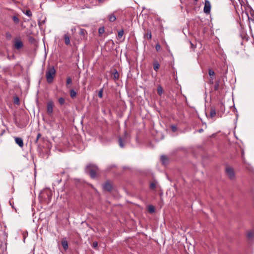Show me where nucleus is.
Instances as JSON below:
<instances>
[{"label":"nucleus","mask_w":254,"mask_h":254,"mask_svg":"<svg viewBox=\"0 0 254 254\" xmlns=\"http://www.w3.org/2000/svg\"><path fill=\"white\" fill-rule=\"evenodd\" d=\"M56 71L54 66L49 67L46 72V77L47 81L49 83L53 82L54 77L56 76Z\"/></svg>","instance_id":"obj_1"},{"label":"nucleus","mask_w":254,"mask_h":254,"mask_svg":"<svg viewBox=\"0 0 254 254\" xmlns=\"http://www.w3.org/2000/svg\"><path fill=\"white\" fill-rule=\"evenodd\" d=\"M98 170V167L96 166L89 164L86 166L85 171L91 178H94L96 176V172Z\"/></svg>","instance_id":"obj_2"},{"label":"nucleus","mask_w":254,"mask_h":254,"mask_svg":"<svg viewBox=\"0 0 254 254\" xmlns=\"http://www.w3.org/2000/svg\"><path fill=\"white\" fill-rule=\"evenodd\" d=\"M225 172L227 175L230 179H233L235 178V174L234 169L232 167L230 166H227L225 169Z\"/></svg>","instance_id":"obj_3"},{"label":"nucleus","mask_w":254,"mask_h":254,"mask_svg":"<svg viewBox=\"0 0 254 254\" xmlns=\"http://www.w3.org/2000/svg\"><path fill=\"white\" fill-rule=\"evenodd\" d=\"M211 10V3L208 0H205L204 3V7L203 9L204 12L208 14L210 13Z\"/></svg>","instance_id":"obj_4"},{"label":"nucleus","mask_w":254,"mask_h":254,"mask_svg":"<svg viewBox=\"0 0 254 254\" xmlns=\"http://www.w3.org/2000/svg\"><path fill=\"white\" fill-rule=\"evenodd\" d=\"M54 104L52 101H49L47 103V111L49 115H51L53 111Z\"/></svg>","instance_id":"obj_5"},{"label":"nucleus","mask_w":254,"mask_h":254,"mask_svg":"<svg viewBox=\"0 0 254 254\" xmlns=\"http://www.w3.org/2000/svg\"><path fill=\"white\" fill-rule=\"evenodd\" d=\"M14 46L15 49L19 50L23 46V44L21 40L19 39H16L14 41Z\"/></svg>","instance_id":"obj_6"},{"label":"nucleus","mask_w":254,"mask_h":254,"mask_svg":"<svg viewBox=\"0 0 254 254\" xmlns=\"http://www.w3.org/2000/svg\"><path fill=\"white\" fill-rule=\"evenodd\" d=\"M15 142L21 147L23 146V141L21 138L20 137H15Z\"/></svg>","instance_id":"obj_7"},{"label":"nucleus","mask_w":254,"mask_h":254,"mask_svg":"<svg viewBox=\"0 0 254 254\" xmlns=\"http://www.w3.org/2000/svg\"><path fill=\"white\" fill-rule=\"evenodd\" d=\"M247 237L249 240H253L254 239V231H250L247 233Z\"/></svg>","instance_id":"obj_8"},{"label":"nucleus","mask_w":254,"mask_h":254,"mask_svg":"<svg viewBox=\"0 0 254 254\" xmlns=\"http://www.w3.org/2000/svg\"><path fill=\"white\" fill-rule=\"evenodd\" d=\"M112 185L109 182L106 183L104 185V189L105 190H106L108 191L111 190L112 189Z\"/></svg>","instance_id":"obj_9"},{"label":"nucleus","mask_w":254,"mask_h":254,"mask_svg":"<svg viewBox=\"0 0 254 254\" xmlns=\"http://www.w3.org/2000/svg\"><path fill=\"white\" fill-rule=\"evenodd\" d=\"M62 245L63 247L64 250L66 251L68 249V243L65 239H63L62 241Z\"/></svg>","instance_id":"obj_10"},{"label":"nucleus","mask_w":254,"mask_h":254,"mask_svg":"<svg viewBox=\"0 0 254 254\" xmlns=\"http://www.w3.org/2000/svg\"><path fill=\"white\" fill-rule=\"evenodd\" d=\"M108 18L110 22H114V21H115L116 20V16H115V15L114 14V13L109 14L108 16Z\"/></svg>","instance_id":"obj_11"},{"label":"nucleus","mask_w":254,"mask_h":254,"mask_svg":"<svg viewBox=\"0 0 254 254\" xmlns=\"http://www.w3.org/2000/svg\"><path fill=\"white\" fill-rule=\"evenodd\" d=\"M64 42H65V44L66 45H70V41L69 37L67 34H65V35H64Z\"/></svg>","instance_id":"obj_12"},{"label":"nucleus","mask_w":254,"mask_h":254,"mask_svg":"<svg viewBox=\"0 0 254 254\" xmlns=\"http://www.w3.org/2000/svg\"><path fill=\"white\" fill-rule=\"evenodd\" d=\"M208 74L210 76H212L211 77V83H213V80L214 79L213 76H214L215 72L212 69H209L208 70Z\"/></svg>","instance_id":"obj_13"},{"label":"nucleus","mask_w":254,"mask_h":254,"mask_svg":"<svg viewBox=\"0 0 254 254\" xmlns=\"http://www.w3.org/2000/svg\"><path fill=\"white\" fill-rule=\"evenodd\" d=\"M161 160L164 165H166L168 162L167 157L165 155H162L161 156Z\"/></svg>","instance_id":"obj_14"},{"label":"nucleus","mask_w":254,"mask_h":254,"mask_svg":"<svg viewBox=\"0 0 254 254\" xmlns=\"http://www.w3.org/2000/svg\"><path fill=\"white\" fill-rule=\"evenodd\" d=\"M72 83V79L70 77H68L66 79V86L67 88L70 87V84Z\"/></svg>","instance_id":"obj_15"},{"label":"nucleus","mask_w":254,"mask_h":254,"mask_svg":"<svg viewBox=\"0 0 254 254\" xmlns=\"http://www.w3.org/2000/svg\"><path fill=\"white\" fill-rule=\"evenodd\" d=\"M144 37L148 39H151V33L150 31H148L144 35Z\"/></svg>","instance_id":"obj_16"},{"label":"nucleus","mask_w":254,"mask_h":254,"mask_svg":"<svg viewBox=\"0 0 254 254\" xmlns=\"http://www.w3.org/2000/svg\"><path fill=\"white\" fill-rule=\"evenodd\" d=\"M154 69L157 71L159 67V64L157 62H154L153 64Z\"/></svg>","instance_id":"obj_17"},{"label":"nucleus","mask_w":254,"mask_h":254,"mask_svg":"<svg viewBox=\"0 0 254 254\" xmlns=\"http://www.w3.org/2000/svg\"><path fill=\"white\" fill-rule=\"evenodd\" d=\"M216 114V113L215 110L214 109L211 108L210 110V117L211 118H213L215 116Z\"/></svg>","instance_id":"obj_18"},{"label":"nucleus","mask_w":254,"mask_h":254,"mask_svg":"<svg viewBox=\"0 0 254 254\" xmlns=\"http://www.w3.org/2000/svg\"><path fill=\"white\" fill-rule=\"evenodd\" d=\"M70 95L71 98H74L76 95V92L73 89L70 90Z\"/></svg>","instance_id":"obj_19"},{"label":"nucleus","mask_w":254,"mask_h":254,"mask_svg":"<svg viewBox=\"0 0 254 254\" xmlns=\"http://www.w3.org/2000/svg\"><path fill=\"white\" fill-rule=\"evenodd\" d=\"M87 34V32L85 29H82V28L80 29L79 34L80 35L84 36L85 35V34Z\"/></svg>","instance_id":"obj_20"},{"label":"nucleus","mask_w":254,"mask_h":254,"mask_svg":"<svg viewBox=\"0 0 254 254\" xmlns=\"http://www.w3.org/2000/svg\"><path fill=\"white\" fill-rule=\"evenodd\" d=\"M113 78L115 79H118L119 77V73L116 70L113 74Z\"/></svg>","instance_id":"obj_21"},{"label":"nucleus","mask_w":254,"mask_h":254,"mask_svg":"<svg viewBox=\"0 0 254 254\" xmlns=\"http://www.w3.org/2000/svg\"><path fill=\"white\" fill-rule=\"evenodd\" d=\"M12 19H13V22L15 23H18L19 22V18L15 15H14L12 16Z\"/></svg>","instance_id":"obj_22"},{"label":"nucleus","mask_w":254,"mask_h":254,"mask_svg":"<svg viewBox=\"0 0 254 254\" xmlns=\"http://www.w3.org/2000/svg\"><path fill=\"white\" fill-rule=\"evenodd\" d=\"M156 186V183L155 182H152L150 184V188L151 189H155Z\"/></svg>","instance_id":"obj_23"},{"label":"nucleus","mask_w":254,"mask_h":254,"mask_svg":"<svg viewBox=\"0 0 254 254\" xmlns=\"http://www.w3.org/2000/svg\"><path fill=\"white\" fill-rule=\"evenodd\" d=\"M157 92L159 95H161L162 94L163 89L161 86H159L157 88Z\"/></svg>","instance_id":"obj_24"},{"label":"nucleus","mask_w":254,"mask_h":254,"mask_svg":"<svg viewBox=\"0 0 254 254\" xmlns=\"http://www.w3.org/2000/svg\"><path fill=\"white\" fill-rule=\"evenodd\" d=\"M103 88H101L100 89L99 92H98V96L102 98L103 97Z\"/></svg>","instance_id":"obj_25"},{"label":"nucleus","mask_w":254,"mask_h":254,"mask_svg":"<svg viewBox=\"0 0 254 254\" xmlns=\"http://www.w3.org/2000/svg\"><path fill=\"white\" fill-rule=\"evenodd\" d=\"M24 13L29 17H30L32 15V13L30 10H26L25 12H24Z\"/></svg>","instance_id":"obj_26"},{"label":"nucleus","mask_w":254,"mask_h":254,"mask_svg":"<svg viewBox=\"0 0 254 254\" xmlns=\"http://www.w3.org/2000/svg\"><path fill=\"white\" fill-rule=\"evenodd\" d=\"M124 30L123 29L120 30L119 31H118V37L119 38H122L123 34H124Z\"/></svg>","instance_id":"obj_27"},{"label":"nucleus","mask_w":254,"mask_h":254,"mask_svg":"<svg viewBox=\"0 0 254 254\" xmlns=\"http://www.w3.org/2000/svg\"><path fill=\"white\" fill-rule=\"evenodd\" d=\"M148 210L150 213H153L155 211L154 208L152 205H150L149 206Z\"/></svg>","instance_id":"obj_28"},{"label":"nucleus","mask_w":254,"mask_h":254,"mask_svg":"<svg viewBox=\"0 0 254 254\" xmlns=\"http://www.w3.org/2000/svg\"><path fill=\"white\" fill-rule=\"evenodd\" d=\"M119 145H120V147L122 148L124 147V145L123 144V140H122L121 137H119Z\"/></svg>","instance_id":"obj_29"},{"label":"nucleus","mask_w":254,"mask_h":254,"mask_svg":"<svg viewBox=\"0 0 254 254\" xmlns=\"http://www.w3.org/2000/svg\"><path fill=\"white\" fill-rule=\"evenodd\" d=\"M59 102L61 105H63L64 103V99L63 98L61 97L59 99Z\"/></svg>","instance_id":"obj_30"},{"label":"nucleus","mask_w":254,"mask_h":254,"mask_svg":"<svg viewBox=\"0 0 254 254\" xmlns=\"http://www.w3.org/2000/svg\"><path fill=\"white\" fill-rule=\"evenodd\" d=\"M104 32V28L101 27L99 29V33L100 34H102Z\"/></svg>","instance_id":"obj_31"},{"label":"nucleus","mask_w":254,"mask_h":254,"mask_svg":"<svg viewBox=\"0 0 254 254\" xmlns=\"http://www.w3.org/2000/svg\"><path fill=\"white\" fill-rule=\"evenodd\" d=\"M155 49L157 51H159L161 49V46L159 44H157L155 46Z\"/></svg>","instance_id":"obj_32"},{"label":"nucleus","mask_w":254,"mask_h":254,"mask_svg":"<svg viewBox=\"0 0 254 254\" xmlns=\"http://www.w3.org/2000/svg\"><path fill=\"white\" fill-rule=\"evenodd\" d=\"M219 87V84L218 82L216 83L214 85L215 90H218Z\"/></svg>","instance_id":"obj_33"},{"label":"nucleus","mask_w":254,"mask_h":254,"mask_svg":"<svg viewBox=\"0 0 254 254\" xmlns=\"http://www.w3.org/2000/svg\"><path fill=\"white\" fill-rule=\"evenodd\" d=\"M19 102V98L18 97H16L14 99V103L16 104H18Z\"/></svg>","instance_id":"obj_34"},{"label":"nucleus","mask_w":254,"mask_h":254,"mask_svg":"<svg viewBox=\"0 0 254 254\" xmlns=\"http://www.w3.org/2000/svg\"><path fill=\"white\" fill-rule=\"evenodd\" d=\"M92 246L93 248H96L98 246V243L97 242H94L93 243Z\"/></svg>","instance_id":"obj_35"},{"label":"nucleus","mask_w":254,"mask_h":254,"mask_svg":"<svg viewBox=\"0 0 254 254\" xmlns=\"http://www.w3.org/2000/svg\"><path fill=\"white\" fill-rule=\"evenodd\" d=\"M40 136H41V134L40 133H38L37 134V138H36V139L35 140V142H38V140L39 138L40 137Z\"/></svg>","instance_id":"obj_36"},{"label":"nucleus","mask_w":254,"mask_h":254,"mask_svg":"<svg viewBox=\"0 0 254 254\" xmlns=\"http://www.w3.org/2000/svg\"><path fill=\"white\" fill-rule=\"evenodd\" d=\"M171 128H172V129L173 131H175L176 130H177V128L176 127L174 126H172L171 127Z\"/></svg>","instance_id":"obj_37"},{"label":"nucleus","mask_w":254,"mask_h":254,"mask_svg":"<svg viewBox=\"0 0 254 254\" xmlns=\"http://www.w3.org/2000/svg\"><path fill=\"white\" fill-rule=\"evenodd\" d=\"M71 30L73 33H74L76 32V28L75 27H72Z\"/></svg>","instance_id":"obj_38"},{"label":"nucleus","mask_w":254,"mask_h":254,"mask_svg":"<svg viewBox=\"0 0 254 254\" xmlns=\"http://www.w3.org/2000/svg\"><path fill=\"white\" fill-rule=\"evenodd\" d=\"M6 36L7 38H9L11 37V35L9 32L6 33Z\"/></svg>","instance_id":"obj_39"},{"label":"nucleus","mask_w":254,"mask_h":254,"mask_svg":"<svg viewBox=\"0 0 254 254\" xmlns=\"http://www.w3.org/2000/svg\"><path fill=\"white\" fill-rule=\"evenodd\" d=\"M190 44H191V48L192 49H194L195 48V46L194 44H193L192 43L190 42Z\"/></svg>","instance_id":"obj_40"},{"label":"nucleus","mask_w":254,"mask_h":254,"mask_svg":"<svg viewBox=\"0 0 254 254\" xmlns=\"http://www.w3.org/2000/svg\"><path fill=\"white\" fill-rule=\"evenodd\" d=\"M98 1L100 2H103L104 1V0H98Z\"/></svg>","instance_id":"obj_41"},{"label":"nucleus","mask_w":254,"mask_h":254,"mask_svg":"<svg viewBox=\"0 0 254 254\" xmlns=\"http://www.w3.org/2000/svg\"><path fill=\"white\" fill-rule=\"evenodd\" d=\"M202 130H202V129H200V130H199V132H202Z\"/></svg>","instance_id":"obj_42"}]
</instances>
